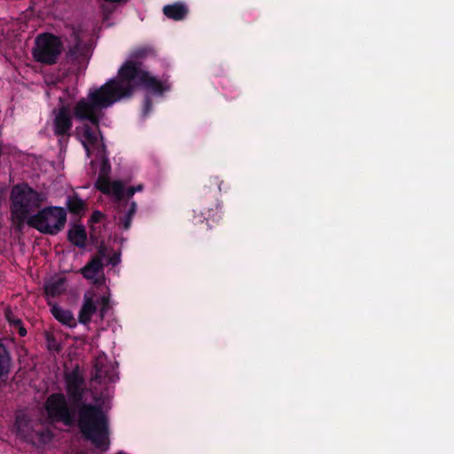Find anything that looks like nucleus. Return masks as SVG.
I'll list each match as a JSON object with an SVG mask.
<instances>
[{"instance_id": "9b49d317", "label": "nucleus", "mask_w": 454, "mask_h": 454, "mask_svg": "<svg viewBox=\"0 0 454 454\" xmlns=\"http://www.w3.org/2000/svg\"><path fill=\"white\" fill-rule=\"evenodd\" d=\"M71 35L74 38V43L67 52V60L72 64H80L86 59V51L82 46L80 30L74 27Z\"/></svg>"}, {"instance_id": "2f4dec72", "label": "nucleus", "mask_w": 454, "mask_h": 454, "mask_svg": "<svg viewBox=\"0 0 454 454\" xmlns=\"http://www.w3.org/2000/svg\"><path fill=\"white\" fill-rule=\"evenodd\" d=\"M133 187H134L135 192H141V191H143V189H144V185H143V184H137V185H136V186H133Z\"/></svg>"}, {"instance_id": "6e6552de", "label": "nucleus", "mask_w": 454, "mask_h": 454, "mask_svg": "<svg viewBox=\"0 0 454 454\" xmlns=\"http://www.w3.org/2000/svg\"><path fill=\"white\" fill-rule=\"evenodd\" d=\"M63 50L59 37L52 34H42L35 39V47L33 50L34 59L42 64L53 65Z\"/></svg>"}, {"instance_id": "a878e982", "label": "nucleus", "mask_w": 454, "mask_h": 454, "mask_svg": "<svg viewBox=\"0 0 454 454\" xmlns=\"http://www.w3.org/2000/svg\"><path fill=\"white\" fill-rule=\"evenodd\" d=\"M153 110V101L152 99L146 96L143 101V106H142V117L143 118H146L149 114L152 112Z\"/></svg>"}, {"instance_id": "dca6fc26", "label": "nucleus", "mask_w": 454, "mask_h": 454, "mask_svg": "<svg viewBox=\"0 0 454 454\" xmlns=\"http://www.w3.org/2000/svg\"><path fill=\"white\" fill-rule=\"evenodd\" d=\"M97 311V305L92 297L84 295L82 306L79 311L78 321L82 325H87L91 321L92 316Z\"/></svg>"}, {"instance_id": "f257e3e1", "label": "nucleus", "mask_w": 454, "mask_h": 454, "mask_svg": "<svg viewBox=\"0 0 454 454\" xmlns=\"http://www.w3.org/2000/svg\"><path fill=\"white\" fill-rule=\"evenodd\" d=\"M138 88H144L155 95H162L170 90L168 84L161 82L145 70L141 61L126 60L119 68L116 77L90 91V101L79 104L77 114L84 118L88 116L84 112L88 111L94 122H97L98 118L93 114L99 112L100 108L110 107L122 98H130Z\"/></svg>"}, {"instance_id": "7c9ffc66", "label": "nucleus", "mask_w": 454, "mask_h": 454, "mask_svg": "<svg viewBox=\"0 0 454 454\" xmlns=\"http://www.w3.org/2000/svg\"><path fill=\"white\" fill-rule=\"evenodd\" d=\"M135 193H136V192H135L134 187H133V186H130V187H129L126 191L124 190V197H123L121 200H118L117 198H116V200H117L118 201H121V200H123L125 198H127V199H130V198H132V197H133V195H134Z\"/></svg>"}, {"instance_id": "393cba45", "label": "nucleus", "mask_w": 454, "mask_h": 454, "mask_svg": "<svg viewBox=\"0 0 454 454\" xmlns=\"http://www.w3.org/2000/svg\"><path fill=\"white\" fill-rule=\"evenodd\" d=\"M37 435L39 437V441L43 443L50 442L54 436L52 431L48 428L38 431Z\"/></svg>"}, {"instance_id": "412c9836", "label": "nucleus", "mask_w": 454, "mask_h": 454, "mask_svg": "<svg viewBox=\"0 0 454 454\" xmlns=\"http://www.w3.org/2000/svg\"><path fill=\"white\" fill-rule=\"evenodd\" d=\"M67 207L70 213L80 215L85 209L84 201L77 195L70 196L67 201Z\"/></svg>"}, {"instance_id": "bb28decb", "label": "nucleus", "mask_w": 454, "mask_h": 454, "mask_svg": "<svg viewBox=\"0 0 454 454\" xmlns=\"http://www.w3.org/2000/svg\"><path fill=\"white\" fill-rule=\"evenodd\" d=\"M121 262V253L114 252L112 255L108 254L106 265L116 266Z\"/></svg>"}, {"instance_id": "cd10ccee", "label": "nucleus", "mask_w": 454, "mask_h": 454, "mask_svg": "<svg viewBox=\"0 0 454 454\" xmlns=\"http://www.w3.org/2000/svg\"><path fill=\"white\" fill-rule=\"evenodd\" d=\"M106 217V215L98 211V210H96L94 211L91 215H90V222L91 223H100L104 218Z\"/></svg>"}, {"instance_id": "aec40b11", "label": "nucleus", "mask_w": 454, "mask_h": 454, "mask_svg": "<svg viewBox=\"0 0 454 454\" xmlns=\"http://www.w3.org/2000/svg\"><path fill=\"white\" fill-rule=\"evenodd\" d=\"M5 317L10 326L14 330H17L20 337L27 335V329L20 318L17 317L11 310L5 312Z\"/></svg>"}, {"instance_id": "f3484780", "label": "nucleus", "mask_w": 454, "mask_h": 454, "mask_svg": "<svg viewBox=\"0 0 454 454\" xmlns=\"http://www.w3.org/2000/svg\"><path fill=\"white\" fill-rule=\"evenodd\" d=\"M122 206L128 207V210L119 215L117 223L119 226H121L123 230L127 231L131 226V222L137 212V206L135 201H124Z\"/></svg>"}, {"instance_id": "20e7f679", "label": "nucleus", "mask_w": 454, "mask_h": 454, "mask_svg": "<svg viewBox=\"0 0 454 454\" xmlns=\"http://www.w3.org/2000/svg\"><path fill=\"white\" fill-rule=\"evenodd\" d=\"M43 200V194L36 192L27 184L14 185L11 192L12 217L19 224H24L29 218V214L39 208Z\"/></svg>"}, {"instance_id": "c85d7f7f", "label": "nucleus", "mask_w": 454, "mask_h": 454, "mask_svg": "<svg viewBox=\"0 0 454 454\" xmlns=\"http://www.w3.org/2000/svg\"><path fill=\"white\" fill-rule=\"evenodd\" d=\"M23 425H27V421L25 420L24 418H21L20 416H18L16 418V421H15V427L17 428V432L18 434H21L23 432V429H22V427Z\"/></svg>"}, {"instance_id": "5701e85b", "label": "nucleus", "mask_w": 454, "mask_h": 454, "mask_svg": "<svg viewBox=\"0 0 454 454\" xmlns=\"http://www.w3.org/2000/svg\"><path fill=\"white\" fill-rule=\"evenodd\" d=\"M151 51L152 49L149 47H138L132 51L130 54V60L140 61V59H145Z\"/></svg>"}, {"instance_id": "0eeeda50", "label": "nucleus", "mask_w": 454, "mask_h": 454, "mask_svg": "<svg viewBox=\"0 0 454 454\" xmlns=\"http://www.w3.org/2000/svg\"><path fill=\"white\" fill-rule=\"evenodd\" d=\"M44 410L51 422L62 423L67 427L76 424L77 409L68 403L62 392L49 395L44 403Z\"/></svg>"}, {"instance_id": "ddd939ff", "label": "nucleus", "mask_w": 454, "mask_h": 454, "mask_svg": "<svg viewBox=\"0 0 454 454\" xmlns=\"http://www.w3.org/2000/svg\"><path fill=\"white\" fill-rule=\"evenodd\" d=\"M87 239L86 229L82 224H74L67 231V240L74 247L85 248Z\"/></svg>"}, {"instance_id": "9d476101", "label": "nucleus", "mask_w": 454, "mask_h": 454, "mask_svg": "<svg viewBox=\"0 0 454 454\" xmlns=\"http://www.w3.org/2000/svg\"><path fill=\"white\" fill-rule=\"evenodd\" d=\"M66 95H70L68 88L64 90V95L59 97L62 106L58 110L53 111L55 114L53 130L58 137L69 136L73 126L69 106L64 103Z\"/></svg>"}, {"instance_id": "f03ea898", "label": "nucleus", "mask_w": 454, "mask_h": 454, "mask_svg": "<svg viewBox=\"0 0 454 454\" xmlns=\"http://www.w3.org/2000/svg\"><path fill=\"white\" fill-rule=\"evenodd\" d=\"M67 398L77 409L76 426L82 436L100 451L110 446V424L106 413L100 404L84 402L88 391L85 380L76 367L64 375Z\"/></svg>"}, {"instance_id": "c756f323", "label": "nucleus", "mask_w": 454, "mask_h": 454, "mask_svg": "<svg viewBox=\"0 0 454 454\" xmlns=\"http://www.w3.org/2000/svg\"><path fill=\"white\" fill-rule=\"evenodd\" d=\"M100 301H101V304H102V307L100 309V314H101V317H103L105 311L108 309L109 298L106 297V296H102L100 298Z\"/></svg>"}, {"instance_id": "a211bd4d", "label": "nucleus", "mask_w": 454, "mask_h": 454, "mask_svg": "<svg viewBox=\"0 0 454 454\" xmlns=\"http://www.w3.org/2000/svg\"><path fill=\"white\" fill-rule=\"evenodd\" d=\"M92 378L99 383L114 381V374L109 371L108 366L99 362H97L94 365Z\"/></svg>"}, {"instance_id": "4be33fe9", "label": "nucleus", "mask_w": 454, "mask_h": 454, "mask_svg": "<svg viewBox=\"0 0 454 454\" xmlns=\"http://www.w3.org/2000/svg\"><path fill=\"white\" fill-rule=\"evenodd\" d=\"M63 285L64 281L61 278L49 283L45 286L46 294L52 297L59 295L63 292Z\"/></svg>"}, {"instance_id": "4468645a", "label": "nucleus", "mask_w": 454, "mask_h": 454, "mask_svg": "<svg viewBox=\"0 0 454 454\" xmlns=\"http://www.w3.org/2000/svg\"><path fill=\"white\" fill-rule=\"evenodd\" d=\"M51 313L56 320L62 325L74 328L77 325L76 320L71 310L63 309L62 307L55 304L51 308Z\"/></svg>"}, {"instance_id": "7ed1b4c3", "label": "nucleus", "mask_w": 454, "mask_h": 454, "mask_svg": "<svg viewBox=\"0 0 454 454\" xmlns=\"http://www.w3.org/2000/svg\"><path fill=\"white\" fill-rule=\"evenodd\" d=\"M223 184V181L218 176H212L208 179V184L200 190L198 203L193 209V217L197 223L206 221L207 226L211 227L209 221L218 223L221 220L222 202L219 198Z\"/></svg>"}, {"instance_id": "f8f14e48", "label": "nucleus", "mask_w": 454, "mask_h": 454, "mask_svg": "<svg viewBox=\"0 0 454 454\" xmlns=\"http://www.w3.org/2000/svg\"><path fill=\"white\" fill-rule=\"evenodd\" d=\"M106 264L98 258L91 257L90 260L80 270V273L85 279L91 280L94 284L98 281L97 276L103 273Z\"/></svg>"}, {"instance_id": "39448f33", "label": "nucleus", "mask_w": 454, "mask_h": 454, "mask_svg": "<svg viewBox=\"0 0 454 454\" xmlns=\"http://www.w3.org/2000/svg\"><path fill=\"white\" fill-rule=\"evenodd\" d=\"M82 101H85V102L90 101V93L88 94L87 98H81L75 104V106H74V109H73V114L75 119H77L81 121H87L90 122V124L85 123L82 127L76 129L77 133L80 137L81 142L82 144V146L86 150L87 154L89 156L90 154V146L96 147L98 144V137H99L100 140L102 141L100 147H99V151H100V153H104L106 152V146L103 143L104 137H103V135H102L100 128H99V123H100L101 119L104 116L103 111L105 108H100L99 112H96L94 114L96 118H98V120H97L98 121L94 122V121L92 120V117L90 115V114L88 111L84 112L85 113L84 114L88 115L87 117L82 118L77 114L76 109Z\"/></svg>"}, {"instance_id": "423d86ee", "label": "nucleus", "mask_w": 454, "mask_h": 454, "mask_svg": "<svg viewBox=\"0 0 454 454\" xmlns=\"http://www.w3.org/2000/svg\"><path fill=\"white\" fill-rule=\"evenodd\" d=\"M67 212L61 207L50 206L39 210L27 220L28 226L43 234L57 235L65 227Z\"/></svg>"}, {"instance_id": "2eb2a0df", "label": "nucleus", "mask_w": 454, "mask_h": 454, "mask_svg": "<svg viewBox=\"0 0 454 454\" xmlns=\"http://www.w3.org/2000/svg\"><path fill=\"white\" fill-rule=\"evenodd\" d=\"M163 14L173 20H183L188 14L187 6L181 2H176L172 4H167L163 7Z\"/></svg>"}, {"instance_id": "6ab92c4d", "label": "nucleus", "mask_w": 454, "mask_h": 454, "mask_svg": "<svg viewBox=\"0 0 454 454\" xmlns=\"http://www.w3.org/2000/svg\"><path fill=\"white\" fill-rule=\"evenodd\" d=\"M12 358L9 351L0 340V379L9 374Z\"/></svg>"}, {"instance_id": "473e14b6", "label": "nucleus", "mask_w": 454, "mask_h": 454, "mask_svg": "<svg viewBox=\"0 0 454 454\" xmlns=\"http://www.w3.org/2000/svg\"><path fill=\"white\" fill-rule=\"evenodd\" d=\"M117 454H124L123 452H118Z\"/></svg>"}, {"instance_id": "1a4fd4ad", "label": "nucleus", "mask_w": 454, "mask_h": 454, "mask_svg": "<svg viewBox=\"0 0 454 454\" xmlns=\"http://www.w3.org/2000/svg\"><path fill=\"white\" fill-rule=\"evenodd\" d=\"M111 165L108 159L104 158L98 178L95 183V187L102 193L106 195H114L118 200L124 197V185L121 181H110Z\"/></svg>"}, {"instance_id": "b1692460", "label": "nucleus", "mask_w": 454, "mask_h": 454, "mask_svg": "<svg viewBox=\"0 0 454 454\" xmlns=\"http://www.w3.org/2000/svg\"><path fill=\"white\" fill-rule=\"evenodd\" d=\"M108 254V248L102 241L97 248L96 254H94L92 257L98 258L100 262H104L105 260L106 261Z\"/></svg>"}]
</instances>
